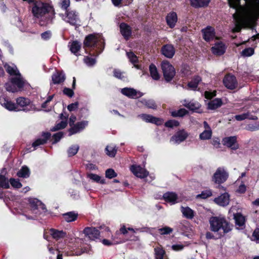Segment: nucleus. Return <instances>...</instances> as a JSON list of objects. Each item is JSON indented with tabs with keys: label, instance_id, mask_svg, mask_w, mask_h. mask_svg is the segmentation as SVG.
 Instances as JSON below:
<instances>
[{
	"label": "nucleus",
	"instance_id": "41",
	"mask_svg": "<svg viewBox=\"0 0 259 259\" xmlns=\"http://www.w3.org/2000/svg\"><path fill=\"white\" fill-rule=\"evenodd\" d=\"M18 77H13L11 79V82L17 86L19 89L22 88L24 86V81L20 78V76H17Z\"/></svg>",
	"mask_w": 259,
	"mask_h": 259
},
{
	"label": "nucleus",
	"instance_id": "59",
	"mask_svg": "<svg viewBox=\"0 0 259 259\" xmlns=\"http://www.w3.org/2000/svg\"><path fill=\"white\" fill-rule=\"evenodd\" d=\"M84 61L89 66H93L96 62L95 59L89 57H85L84 58Z\"/></svg>",
	"mask_w": 259,
	"mask_h": 259
},
{
	"label": "nucleus",
	"instance_id": "39",
	"mask_svg": "<svg viewBox=\"0 0 259 259\" xmlns=\"http://www.w3.org/2000/svg\"><path fill=\"white\" fill-rule=\"evenodd\" d=\"M80 48L81 45L77 41H73L70 46V50L71 52L75 55H77V53L80 50Z\"/></svg>",
	"mask_w": 259,
	"mask_h": 259
},
{
	"label": "nucleus",
	"instance_id": "23",
	"mask_svg": "<svg viewBox=\"0 0 259 259\" xmlns=\"http://www.w3.org/2000/svg\"><path fill=\"white\" fill-rule=\"evenodd\" d=\"M183 104L185 107L189 109L195 111L198 109L200 107V104L194 101H189L185 100L183 102Z\"/></svg>",
	"mask_w": 259,
	"mask_h": 259
},
{
	"label": "nucleus",
	"instance_id": "26",
	"mask_svg": "<svg viewBox=\"0 0 259 259\" xmlns=\"http://www.w3.org/2000/svg\"><path fill=\"white\" fill-rule=\"evenodd\" d=\"M203 38L206 41H209L214 37V29L211 27H208L202 30Z\"/></svg>",
	"mask_w": 259,
	"mask_h": 259
},
{
	"label": "nucleus",
	"instance_id": "61",
	"mask_svg": "<svg viewBox=\"0 0 259 259\" xmlns=\"http://www.w3.org/2000/svg\"><path fill=\"white\" fill-rule=\"evenodd\" d=\"M63 93L69 97H72L74 95V92L72 89L65 88L63 90Z\"/></svg>",
	"mask_w": 259,
	"mask_h": 259
},
{
	"label": "nucleus",
	"instance_id": "38",
	"mask_svg": "<svg viewBox=\"0 0 259 259\" xmlns=\"http://www.w3.org/2000/svg\"><path fill=\"white\" fill-rule=\"evenodd\" d=\"M140 102L148 108L153 109L156 108V105L155 102L152 100L142 99Z\"/></svg>",
	"mask_w": 259,
	"mask_h": 259
},
{
	"label": "nucleus",
	"instance_id": "31",
	"mask_svg": "<svg viewBox=\"0 0 259 259\" xmlns=\"http://www.w3.org/2000/svg\"><path fill=\"white\" fill-rule=\"evenodd\" d=\"M209 3V0H191V5L195 8L206 7Z\"/></svg>",
	"mask_w": 259,
	"mask_h": 259
},
{
	"label": "nucleus",
	"instance_id": "51",
	"mask_svg": "<svg viewBox=\"0 0 259 259\" xmlns=\"http://www.w3.org/2000/svg\"><path fill=\"white\" fill-rule=\"evenodd\" d=\"M67 126L66 121H61L60 123L56 124L52 129V131H56L59 130L64 128Z\"/></svg>",
	"mask_w": 259,
	"mask_h": 259
},
{
	"label": "nucleus",
	"instance_id": "32",
	"mask_svg": "<svg viewBox=\"0 0 259 259\" xmlns=\"http://www.w3.org/2000/svg\"><path fill=\"white\" fill-rule=\"evenodd\" d=\"M222 105V100L217 98L209 102L208 107L209 109L214 110L220 107Z\"/></svg>",
	"mask_w": 259,
	"mask_h": 259
},
{
	"label": "nucleus",
	"instance_id": "29",
	"mask_svg": "<svg viewBox=\"0 0 259 259\" xmlns=\"http://www.w3.org/2000/svg\"><path fill=\"white\" fill-rule=\"evenodd\" d=\"M50 233L53 238L57 240L63 238L66 236V233L63 231H59L54 229L50 230Z\"/></svg>",
	"mask_w": 259,
	"mask_h": 259
},
{
	"label": "nucleus",
	"instance_id": "19",
	"mask_svg": "<svg viewBox=\"0 0 259 259\" xmlns=\"http://www.w3.org/2000/svg\"><path fill=\"white\" fill-rule=\"evenodd\" d=\"M161 51L162 54L168 58H171L175 53V49L171 45L164 46L161 49Z\"/></svg>",
	"mask_w": 259,
	"mask_h": 259
},
{
	"label": "nucleus",
	"instance_id": "24",
	"mask_svg": "<svg viewBox=\"0 0 259 259\" xmlns=\"http://www.w3.org/2000/svg\"><path fill=\"white\" fill-rule=\"evenodd\" d=\"M120 30L121 34L126 39H127L131 35L132 31L130 27L124 23L120 24Z\"/></svg>",
	"mask_w": 259,
	"mask_h": 259
},
{
	"label": "nucleus",
	"instance_id": "40",
	"mask_svg": "<svg viewBox=\"0 0 259 259\" xmlns=\"http://www.w3.org/2000/svg\"><path fill=\"white\" fill-rule=\"evenodd\" d=\"M64 219L67 222H70L75 221L77 217V214L73 212H69L63 214Z\"/></svg>",
	"mask_w": 259,
	"mask_h": 259
},
{
	"label": "nucleus",
	"instance_id": "34",
	"mask_svg": "<svg viewBox=\"0 0 259 259\" xmlns=\"http://www.w3.org/2000/svg\"><path fill=\"white\" fill-rule=\"evenodd\" d=\"M234 219L235 220V223L237 226L242 227L244 225L245 218L240 213H237L234 214Z\"/></svg>",
	"mask_w": 259,
	"mask_h": 259
},
{
	"label": "nucleus",
	"instance_id": "9",
	"mask_svg": "<svg viewBox=\"0 0 259 259\" xmlns=\"http://www.w3.org/2000/svg\"><path fill=\"white\" fill-rule=\"evenodd\" d=\"M222 142L224 146L233 150H236L239 147L236 136L225 137L223 139Z\"/></svg>",
	"mask_w": 259,
	"mask_h": 259
},
{
	"label": "nucleus",
	"instance_id": "7",
	"mask_svg": "<svg viewBox=\"0 0 259 259\" xmlns=\"http://www.w3.org/2000/svg\"><path fill=\"white\" fill-rule=\"evenodd\" d=\"M161 68L163 76L167 81H170L176 74L174 67L167 61H163L161 64Z\"/></svg>",
	"mask_w": 259,
	"mask_h": 259
},
{
	"label": "nucleus",
	"instance_id": "5",
	"mask_svg": "<svg viewBox=\"0 0 259 259\" xmlns=\"http://www.w3.org/2000/svg\"><path fill=\"white\" fill-rule=\"evenodd\" d=\"M31 211L35 215L34 216H27L28 219H35L36 216L42 212H45L47 211V208L40 201L36 198H30L29 199Z\"/></svg>",
	"mask_w": 259,
	"mask_h": 259
},
{
	"label": "nucleus",
	"instance_id": "22",
	"mask_svg": "<svg viewBox=\"0 0 259 259\" xmlns=\"http://www.w3.org/2000/svg\"><path fill=\"white\" fill-rule=\"evenodd\" d=\"M65 75L63 72H56L52 75V79L54 84H59L65 80Z\"/></svg>",
	"mask_w": 259,
	"mask_h": 259
},
{
	"label": "nucleus",
	"instance_id": "16",
	"mask_svg": "<svg viewBox=\"0 0 259 259\" xmlns=\"http://www.w3.org/2000/svg\"><path fill=\"white\" fill-rule=\"evenodd\" d=\"M138 117L141 118L143 121L146 122L155 123L157 125L161 124L162 123V121L161 119L154 117L150 114H139Z\"/></svg>",
	"mask_w": 259,
	"mask_h": 259
},
{
	"label": "nucleus",
	"instance_id": "50",
	"mask_svg": "<svg viewBox=\"0 0 259 259\" xmlns=\"http://www.w3.org/2000/svg\"><path fill=\"white\" fill-rule=\"evenodd\" d=\"M212 195V192L211 190L207 189L202 191L201 194L197 196V198H201L202 199H206Z\"/></svg>",
	"mask_w": 259,
	"mask_h": 259
},
{
	"label": "nucleus",
	"instance_id": "1",
	"mask_svg": "<svg viewBox=\"0 0 259 259\" xmlns=\"http://www.w3.org/2000/svg\"><path fill=\"white\" fill-rule=\"evenodd\" d=\"M230 7L236 10L233 15L235 21L234 32L242 27H252L259 18V0H228Z\"/></svg>",
	"mask_w": 259,
	"mask_h": 259
},
{
	"label": "nucleus",
	"instance_id": "10",
	"mask_svg": "<svg viewBox=\"0 0 259 259\" xmlns=\"http://www.w3.org/2000/svg\"><path fill=\"white\" fill-rule=\"evenodd\" d=\"M223 82L225 86L230 90L235 89L238 85L235 76L231 74H228L225 76Z\"/></svg>",
	"mask_w": 259,
	"mask_h": 259
},
{
	"label": "nucleus",
	"instance_id": "33",
	"mask_svg": "<svg viewBox=\"0 0 259 259\" xmlns=\"http://www.w3.org/2000/svg\"><path fill=\"white\" fill-rule=\"evenodd\" d=\"M201 81V78L199 76H195L190 82L188 83V86L191 90H195L198 87V83Z\"/></svg>",
	"mask_w": 259,
	"mask_h": 259
},
{
	"label": "nucleus",
	"instance_id": "18",
	"mask_svg": "<svg viewBox=\"0 0 259 259\" xmlns=\"http://www.w3.org/2000/svg\"><path fill=\"white\" fill-rule=\"evenodd\" d=\"M0 104L10 111L16 110L17 106L15 103L7 99L5 97L0 96Z\"/></svg>",
	"mask_w": 259,
	"mask_h": 259
},
{
	"label": "nucleus",
	"instance_id": "63",
	"mask_svg": "<svg viewBox=\"0 0 259 259\" xmlns=\"http://www.w3.org/2000/svg\"><path fill=\"white\" fill-rule=\"evenodd\" d=\"M63 132H58L55 134L54 135L53 137L54 138V142H53V144L56 143L58 142L63 136Z\"/></svg>",
	"mask_w": 259,
	"mask_h": 259
},
{
	"label": "nucleus",
	"instance_id": "8",
	"mask_svg": "<svg viewBox=\"0 0 259 259\" xmlns=\"http://www.w3.org/2000/svg\"><path fill=\"white\" fill-rule=\"evenodd\" d=\"M228 177V173L224 168L219 167L212 177V181L216 184H221L225 182Z\"/></svg>",
	"mask_w": 259,
	"mask_h": 259
},
{
	"label": "nucleus",
	"instance_id": "46",
	"mask_svg": "<svg viewBox=\"0 0 259 259\" xmlns=\"http://www.w3.org/2000/svg\"><path fill=\"white\" fill-rule=\"evenodd\" d=\"M88 177L96 182L100 183L101 184L105 183V180H101V177L97 175L94 174H89L88 175Z\"/></svg>",
	"mask_w": 259,
	"mask_h": 259
},
{
	"label": "nucleus",
	"instance_id": "56",
	"mask_svg": "<svg viewBox=\"0 0 259 259\" xmlns=\"http://www.w3.org/2000/svg\"><path fill=\"white\" fill-rule=\"evenodd\" d=\"M11 185L15 188H20L22 187V184L19 180H15V179L11 178L9 181Z\"/></svg>",
	"mask_w": 259,
	"mask_h": 259
},
{
	"label": "nucleus",
	"instance_id": "37",
	"mask_svg": "<svg viewBox=\"0 0 259 259\" xmlns=\"http://www.w3.org/2000/svg\"><path fill=\"white\" fill-rule=\"evenodd\" d=\"M29 175V169L26 166H23L17 172V176L20 178H27Z\"/></svg>",
	"mask_w": 259,
	"mask_h": 259
},
{
	"label": "nucleus",
	"instance_id": "54",
	"mask_svg": "<svg viewBox=\"0 0 259 259\" xmlns=\"http://www.w3.org/2000/svg\"><path fill=\"white\" fill-rule=\"evenodd\" d=\"M158 231L161 235L169 234L172 232V229L169 227H164L159 229Z\"/></svg>",
	"mask_w": 259,
	"mask_h": 259
},
{
	"label": "nucleus",
	"instance_id": "28",
	"mask_svg": "<svg viewBox=\"0 0 259 259\" xmlns=\"http://www.w3.org/2000/svg\"><path fill=\"white\" fill-rule=\"evenodd\" d=\"M164 199L167 201L174 204L177 202L178 196L177 194L173 192H167L163 194Z\"/></svg>",
	"mask_w": 259,
	"mask_h": 259
},
{
	"label": "nucleus",
	"instance_id": "17",
	"mask_svg": "<svg viewBox=\"0 0 259 259\" xmlns=\"http://www.w3.org/2000/svg\"><path fill=\"white\" fill-rule=\"evenodd\" d=\"M230 196L227 193H224L214 199V201L218 205L225 206L229 204Z\"/></svg>",
	"mask_w": 259,
	"mask_h": 259
},
{
	"label": "nucleus",
	"instance_id": "36",
	"mask_svg": "<svg viewBox=\"0 0 259 259\" xmlns=\"http://www.w3.org/2000/svg\"><path fill=\"white\" fill-rule=\"evenodd\" d=\"M149 71L150 73L151 76L154 80H158L159 79L160 76L157 71V69L156 66L151 64L149 66Z\"/></svg>",
	"mask_w": 259,
	"mask_h": 259
},
{
	"label": "nucleus",
	"instance_id": "60",
	"mask_svg": "<svg viewBox=\"0 0 259 259\" xmlns=\"http://www.w3.org/2000/svg\"><path fill=\"white\" fill-rule=\"evenodd\" d=\"M252 240L256 241V243H259V229L256 228L254 230L252 236Z\"/></svg>",
	"mask_w": 259,
	"mask_h": 259
},
{
	"label": "nucleus",
	"instance_id": "44",
	"mask_svg": "<svg viewBox=\"0 0 259 259\" xmlns=\"http://www.w3.org/2000/svg\"><path fill=\"white\" fill-rule=\"evenodd\" d=\"M126 55L130 62L135 64L134 65L136 68H139L138 66L135 64L138 62V58L135 54L132 52H126Z\"/></svg>",
	"mask_w": 259,
	"mask_h": 259
},
{
	"label": "nucleus",
	"instance_id": "64",
	"mask_svg": "<svg viewBox=\"0 0 259 259\" xmlns=\"http://www.w3.org/2000/svg\"><path fill=\"white\" fill-rule=\"evenodd\" d=\"M78 103L77 102H76L74 103L69 104L67 107V109L69 111H74L76 109H77L78 108Z\"/></svg>",
	"mask_w": 259,
	"mask_h": 259
},
{
	"label": "nucleus",
	"instance_id": "30",
	"mask_svg": "<svg viewBox=\"0 0 259 259\" xmlns=\"http://www.w3.org/2000/svg\"><path fill=\"white\" fill-rule=\"evenodd\" d=\"M181 210L184 217L187 219H192L194 216L193 210L189 207L182 206Z\"/></svg>",
	"mask_w": 259,
	"mask_h": 259
},
{
	"label": "nucleus",
	"instance_id": "14",
	"mask_svg": "<svg viewBox=\"0 0 259 259\" xmlns=\"http://www.w3.org/2000/svg\"><path fill=\"white\" fill-rule=\"evenodd\" d=\"M88 124V121H81L76 124H74L73 126L69 129V136L78 133L83 130Z\"/></svg>",
	"mask_w": 259,
	"mask_h": 259
},
{
	"label": "nucleus",
	"instance_id": "21",
	"mask_svg": "<svg viewBox=\"0 0 259 259\" xmlns=\"http://www.w3.org/2000/svg\"><path fill=\"white\" fill-rule=\"evenodd\" d=\"M225 45L222 42L216 43L211 48L212 53L217 56H221L224 54L225 52Z\"/></svg>",
	"mask_w": 259,
	"mask_h": 259
},
{
	"label": "nucleus",
	"instance_id": "47",
	"mask_svg": "<svg viewBox=\"0 0 259 259\" xmlns=\"http://www.w3.org/2000/svg\"><path fill=\"white\" fill-rule=\"evenodd\" d=\"M188 111L184 108L180 109L177 111H174L171 112V115L173 117H182L185 115Z\"/></svg>",
	"mask_w": 259,
	"mask_h": 259
},
{
	"label": "nucleus",
	"instance_id": "52",
	"mask_svg": "<svg viewBox=\"0 0 259 259\" xmlns=\"http://www.w3.org/2000/svg\"><path fill=\"white\" fill-rule=\"evenodd\" d=\"M254 53V50L251 48H248L243 50L241 52L242 56L245 57H249L253 55Z\"/></svg>",
	"mask_w": 259,
	"mask_h": 259
},
{
	"label": "nucleus",
	"instance_id": "62",
	"mask_svg": "<svg viewBox=\"0 0 259 259\" xmlns=\"http://www.w3.org/2000/svg\"><path fill=\"white\" fill-rule=\"evenodd\" d=\"M249 114L248 113H243L240 115H235V118L238 121H241L248 118Z\"/></svg>",
	"mask_w": 259,
	"mask_h": 259
},
{
	"label": "nucleus",
	"instance_id": "35",
	"mask_svg": "<svg viewBox=\"0 0 259 259\" xmlns=\"http://www.w3.org/2000/svg\"><path fill=\"white\" fill-rule=\"evenodd\" d=\"M165 254V250L160 247H156L154 248L155 259H163Z\"/></svg>",
	"mask_w": 259,
	"mask_h": 259
},
{
	"label": "nucleus",
	"instance_id": "15",
	"mask_svg": "<svg viewBox=\"0 0 259 259\" xmlns=\"http://www.w3.org/2000/svg\"><path fill=\"white\" fill-rule=\"evenodd\" d=\"M121 93L131 98H137L143 96V94L140 92H137L133 88H124L122 89Z\"/></svg>",
	"mask_w": 259,
	"mask_h": 259
},
{
	"label": "nucleus",
	"instance_id": "49",
	"mask_svg": "<svg viewBox=\"0 0 259 259\" xmlns=\"http://www.w3.org/2000/svg\"><path fill=\"white\" fill-rule=\"evenodd\" d=\"M79 148V147L77 145H72L69 147L67 151L68 156H72L75 155L77 153Z\"/></svg>",
	"mask_w": 259,
	"mask_h": 259
},
{
	"label": "nucleus",
	"instance_id": "55",
	"mask_svg": "<svg viewBox=\"0 0 259 259\" xmlns=\"http://www.w3.org/2000/svg\"><path fill=\"white\" fill-rule=\"evenodd\" d=\"M245 129L251 132L259 130V124H249L246 126Z\"/></svg>",
	"mask_w": 259,
	"mask_h": 259
},
{
	"label": "nucleus",
	"instance_id": "43",
	"mask_svg": "<svg viewBox=\"0 0 259 259\" xmlns=\"http://www.w3.org/2000/svg\"><path fill=\"white\" fill-rule=\"evenodd\" d=\"M212 136V131L211 129L205 130L199 135V138L202 140H208Z\"/></svg>",
	"mask_w": 259,
	"mask_h": 259
},
{
	"label": "nucleus",
	"instance_id": "12",
	"mask_svg": "<svg viewBox=\"0 0 259 259\" xmlns=\"http://www.w3.org/2000/svg\"><path fill=\"white\" fill-rule=\"evenodd\" d=\"M130 170L135 176L140 178H146L149 174L148 171L145 169L137 165H132Z\"/></svg>",
	"mask_w": 259,
	"mask_h": 259
},
{
	"label": "nucleus",
	"instance_id": "53",
	"mask_svg": "<svg viewBox=\"0 0 259 259\" xmlns=\"http://www.w3.org/2000/svg\"><path fill=\"white\" fill-rule=\"evenodd\" d=\"M5 88L7 91L12 93H15L17 91V90L15 87V85L13 84L12 82L11 83H6L5 84Z\"/></svg>",
	"mask_w": 259,
	"mask_h": 259
},
{
	"label": "nucleus",
	"instance_id": "11",
	"mask_svg": "<svg viewBox=\"0 0 259 259\" xmlns=\"http://www.w3.org/2000/svg\"><path fill=\"white\" fill-rule=\"evenodd\" d=\"M188 136V133L184 130L178 132L171 137L170 142L173 144H179L186 139Z\"/></svg>",
	"mask_w": 259,
	"mask_h": 259
},
{
	"label": "nucleus",
	"instance_id": "2",
	"mask_svg": "<svg viewBox=\"0 0 259 259\" xmlns=\"http://www.w3.org/2000/svg\"><path fill=\"white\" fill-rule=\"evenodd\" d=\"M52 7L48 4L40 1H35L32 6L31 11L33 16L39 20L41 26L51 23L54 14L51 13Z\"/></svg>",
	"mask_w": 259,
	"mask_h": 259
},
{
	"label": "nucleus",
	"instance_id": "4",
	"mask_svg": "<svg viewBox=\"0 0 259 259\" xmlns=\"http://www.w3.org/2000/svg\"><path fill=\"white\" fill-rule=\"evenodd\" d=\"M209 224L210 229L213 232L223 230V233L225 234L231 230L229 223L223 217H211L209 219Z\"/></svg>",
	"mask_w": 259,
	"mask_h": 259
},
{
	"label": "nucleus",
	"instance_id": "45",
	"mask_svg": "<svg viewBox=\"0 0 259 259\" xmlns=\"http://www.w3.org/2000/svg\"><path fill=\"white\" fill-rule=\"evenodd\" d=\"M106 150L107 154L110 157H114L117 152L116 147L112 145L107 146Z\"/></svg>",
	"mask_w": 259,
	"mask_h": 259
},
{
	"label": "nucleus",
	"instance_id": "3",
	"mask_svg": "<svg viewBox=\"0 0 259 259\" xmlns=\"http://www.w3.org/2000/svg\"><path fill=\"white\" fill-rule=\"evenodd\" d=\"M105 45L104 40L101 34H89L87 36L83 41V47L96 48V56H98L104 50Z\"/></svg>",
	"mask_w": 259,
	"mask_h": 259
},
{
	"label": "nucleus",
	"instance_id": "42",
	"mask_svg": "<svg viewBox=\"0 0 259 259\" xmlns=\"http://www.w3.org/2000/svg\"><path fill=\"white\" fill-rule=\"evenodd\" d=\"M16 103L17 105L21 107H25L30 104V100L24 97H19L17 99Z\"/></svg>",
	"mask_w": 259,
	"mask_h": 259
},
{
	"label": "nucleus",
	"instance_id": "20",
	"mask_svg": "<svg viewBox=\"0 0 259 259\" xmlns=\"http://www.w3.org/2000/svg\"><path fill=\"white\" fill-rule=\"evenodd\" d=\"M4 67L6 71L11 75L20 76V73L18 71L16 66L14 64H9L6 63L4 64Z\"/></svg>",
	"mask_w": 259,
	"mask_h": 259
},
{
	"label": "nucleus",
	"instance_id": "27",
	"mask_svg": "<svg viewBox=\"0 0 259 259\" xmlns=\"http://www.w3.org/2000/svg\"><path fill=\"white\" fill-rule=\"evenodd\" d=\"M51 134L50 133H45L42 134L43 138H40L37 139L32 144V146L34 148L40 145L45 144L48 139L50 137Z\"/></svg>",
	"mask_w": 259,
	"mask_h": 259
},
{
	"label": "nucleus",
	"instance_id": "6",
	"mask_svg": "<svg viewBox=\"0 0 259 259\" xmlns=\"http://www.w3.org/2000/svg\"><path fill=\"white\" fill-rule=\"evenodd\" d=\"M62 19L72 26L80 25V21L78 13L74 10H66L65 14H60Z\"/></svg>",
	"mask_w": 259,
	"mask_h": 259
},
{
	"label": "nucleus",
	"instance_id": "58",
	"mask_svg": "<svg viewBox=\"0 0 259 259\" xmlns=\"http://www.w3.org/2000/svg\"><path fill=\"white\" fill-rule=\"evenodd\" d=\"M179 125V122L175 120H169L165 123V125L168 127H173Z\"/></svg>",
	"mask_w": 259,
	"mask_h": 259
},
{
	"label": "nucleus",
	"instance_id": "13",
	"mask_svg": "<svg viewBox=\"0 0 259 259\" xmlns=\"http://www.w3.org/2000/svg\"><path fill=\"white\" fill-rule=\"evenodd\" d=\"M83 233L89 239L94 240L99 238L100 232L95 227H86L84 229Z\"/></svg>",
	"mask_w": 259,
	"mask_h": 259
},
{
	"label": "nucleus",
	"instance_id": "25",
	"mask_svg": "<svg viewBox=\"0 0 259 259\" xmlns=\"http://www.w3.org/2000/svg\"><path fill=\"white\" fill-rule=\"evenodd\" d=\"M167 25L170 28H173L177 22V15L175 12L170 13L167 15L166 18Z\"/></svg>",
	"mask_w": 259,
	"mask_h": 259
},
{
	"label": "nucleus",
	"instance_id": "57",
	"mask_svg": "<svg viewBox=\"0 0 259 259\" xmlns=\"http://www.w3.org/2000/svg\"><path fill=\"white\" fill-rule=\"evenodd\" d=\"M106 177L109 179H112L116 177L117 174L115 171L111 168L108 169L106 170Z\"/></svg>",
	"mask_w": 259,
	"mask_h": 259
},
{
	"label": "nucleus",
	"instance_id": "48",
	"mask_svg": "<svg viewBox=\"0 0 259 259\" xmlns=\"http://www.w3.org/2000/svg\"><path fill=\"white\" fill-rule=\"evenodd\" d=\"M0 187L9 188L10 185L8 179L3 175H0Z\"/></svg>",
	"mask_w": 259,
	"mask_h": 259
}]
</instances>
